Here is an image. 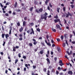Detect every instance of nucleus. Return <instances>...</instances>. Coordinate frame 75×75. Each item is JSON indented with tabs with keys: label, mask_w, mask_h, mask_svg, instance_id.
<instances>
[{
	"label": "nucleus",
	"mask_w": 75,
	"mask_h": 75,
	"mask_svg": "<svg viewBox=\"0 0 75 75\" xmlns=\"http://www.w3.org/2000/svg\"><path fill=\"white\" fill-rule=\"evenodd\" d=\"M32 40L33 41H34V42H33L34 45H36L37 44V42L36 41V40H35V39H32Z\"/></svg>",
	"instance_id": "1"
},
{
	"label": "nucleus",
	"mask_w": 75,
	"mask_h": 75,
	"mask_svg": "<svg viewBox=\"0 0 75 75\" xmlns=\"http://www.w3.org/2000/svg\"><path fill=\"white\" fill-rule=\"evenodd\" d=\"M56 27H57V28H59L60 30H62V28H61V26L57 24L56 25Z\"/></svg>",
	"instance_id": "2"
},
{
	"label": "nucleus",
	"mask_w": 75,
	"mask_h": 75,
	"mask_svg": "<svg viewBox=\"0 0 75 75\" xmlns=\"http://www.w3.org/2000/svg\"><path fill=\"white\" fill-rule=\"evenodd\" d=\"M64 36L65 39H66V40H67V39H68V34H65L64 35Z\"/></svg>",
	"instance_id": "3"
},
{
	"label": "nucleus",
	"mask_w": 75,
	"mask_h": 75,
	"mask_svg": "<svg viewBox=\"0 0 75 75\" xmlns=\"http://www.w3.org/2000/svg\"><path fill=\"white\" fill-rule=\"evenodd\" d=\"M31 32L30 33V34H32L33 33V34L34 35V30H33V28H31Z\"/></svg>",
	"instance_id": "4"
},
{
	"label": "nucleus",
	"mask_w": 75,
	"mask_h": 75,
	"mask_svg": "<svg viewBox=\"0 0 75 75\" xmlns=\"http://www.w3.org/2000/svg\"><path fill=\"white\" fill-rule=\"evenodd\" d=\"M60 20L59 19H55L54 21L55 23H58V22H59Z\"/></svg>",
	"instance_id": "5"
},
{
	"label": "nucleus",
	"mask_w": 75,
	"mask_h": 75,
	"mask_svg": "<svg viewBox=\"0 0 75 75\" xmlns=\"http://www.w3.org/2000/svg\"><path fill=\"white\" fill-rule=\"evenodd\" d=\"M23 25L24 27H26V22L25 21H24L23 22Z\"/></svg>",
	"instance_id": "6"
},
{
	"label": "nucleus",
	"mask_w": 75,
	"mask_h": 75,
	"mask_svg": "<svg viewBox=\"0 0 75 75\" xmlns=\"http://www.w3.org/2000/svg\"><path fill=\"white\" fill-rule=\"evenodd\" d=\"M46 60L47 61V63L48 64H50V59H49L47 58L46 59Z\"/></svg>",
	"instance_id": "7"
},
{
	"label": "nucleus",
	"mask_w": 75,
	"mask_h": 75,
	"mask_svg": "<svg viewBox=\"0 0 75 75\" xmlns=\"http://www.w3.org/2000/svg\"><path fill=\"white\" fill-rule=\"evenodd\" d=\"M68 74H70L71 75H72V74H73V73L72 71H69L68 72Z\"/></svg>",
	"instance_id": "8"
},
{
	"label": "nucleus",
	"mask_w": 75,
	"mask_h": 75,
	"mask_svg": "<svg viewBox=\"0 0 75 75\" xmlns=\"http://www.w3.org/2000/svg\"><path fill=\"white\" fill-rule=\"evenodd\" d=\"M23 31V27H21L19 30V31L20 32H22Z\"/></svg>",
	"instance_id": "9"
},
{
	"label": "nucleus",
	"mask_w": 75,
	"mask_h": 75,
	"mask_svg": "<svg viewBox=\"0 0 75 75\" xmlns=\"http://www.w3.org/2000/svg\"><path fill=\"white\" fill-rule=\"evenodd\" d=\"M57 50L58 51V52H59L61 51V48H60V47H57Z\"/></svg>",
	"instance_id": "10"
},
{
	"label": "nucleus",
	"mask_w": 75,
	"mask_h": 75,
	"mask_svg": "<svg viewBox=\"0 0 75 75\" xmlns=\"http://www.w3.org/2000/svg\"><path fill=\"white\" fill-rule=\"evenodd\" d=\"M6 38H7L8 37H9V35L8 34H6L5 35Z\"/></svg>",
	"instance_id": "11"
},
{
	"label": "nucleus",
	"mask_w": 75,
	"mask_h": 75,
	"mask_svg": "<svg viewBox=\"0 0 75 75\" xmlns=\"http://www.w3.org/2000/svg\"><path fill=\"white\" fill-rule=\"evenodd\" d=\"M49 1H50V0H46V1H45V3L46 5H47V4H48V3Z\"/></svg>",
	"instance_id": "12"
},
{
	"label": "nucleus",
	"mask_w": 75,
	"mask_h": 75,
	"mask_svg": "<svg viewBox=\"0 0 75 75\" xmlns=\"http://www.w3.org/2000/svg\"><path fill=\"white\" fill-rule=\"evenodd\" d=\"M34 4L35 5H37V4H38V2L36 1H34Z\"/></svg>",
	"instance_id": "13"
},
{
	"label": "nucleus",
	"mask_w": 75,
	"mask_h": 75,
	"mask_svg": "<svg viewBox=\"0 0 75 75\" xmlns=\"http://www.w3.org/2000/svg\"><path fill=\"white\" fill-rule=\"evenodd\" d=\"M41 19H44V16H43V15H41Z\"/></svg>",
	"instance_id": "14"
},
{
	"label": "nucleus",
	"mask_w": 75,
	"mask_h": 75,
	"mask_svg": "<svg viewBox=\"0 0 75 75\" xmlns=\"http://www.w3.org/2000/svg\"><path fill=\"white\" fill-rule=\"evenodd\" d=\"M68 14L69 16H71V17H72V14L71 13H70L69 12H68Z\"/></svg>",
	"instance_id": "15"
},
{
	"label": "nucleus",
	"mask_w": 75,
	"mask_h": 75,
	"mask_svg": "<svg viewBox=\"0 0 75 75\" xmlns=\"http://www.w3.org/2000/svg\"><path fill=\"white\" fill-rule=\"evenodd\" d=\"M59 10H60V8H57V11L58 13H59Z\"/></svg>",
	"instance_id": "16"
},
{
	"label": "nucleus",
	"mask_w": 75,
	"mask_h": 75,
	"mask_svg": "<svg viewBox=\"0 0 75 75\" xmlns=\"http://www.w3.org/2000/svg\"><path fill=\"white\" fill-rule=\"evenodd\" d=\"M54 18H56V19H57V18H58V15L57 14L56 15V16H54Z\"/></svg>",
	"instance_id": "17"
},
{
	"label": "nucleus",
	"mask_w": 75,
	"mask_h": 75,
	"mask_svg": "<svg viewBox=\"0 0 75 75\" xmlns=\"http://www.w3.org/2000/svg\"><path fill=\"white\" fill-rule=\"evenodd\" d=\"M46 38L47 39V40L48 41V42H50V40L48 39V38H49V36H48V35H47L46 36Z\"/></svg>",
	"instance_id": "18"
},
{
	"label": "nucleus",
	"mask_w": 75,
	"mask_h": 75,
	"mask_svg": "<svg viewBox=\"0 0 75 75\" xmlns=\"http://www.w3.org/2000/svg\"><path fill=\"white\" fill-rule=\"evenodd\" d=\"M52 30L53 32H56V30L53 28H52Z\"/></svg>",
	"instance_id": "19"
},
{
	"label": "nucleus",
	"mask_w": 75,
	"mask_h": 75,
	"mask_svg": "<svg viewBox=\"0 0 75 75\" xmlns=\"http://www.w3.org/2000/svg\"><path fill=\"white\" fill-rule=\"evenodd\" d=\"M5 36V34L4 33H3L2 34V37L3 38H4V36Z\"/></svg>",
	"instance_id": "20"
},
{
	"label": "nucleus",
	"mask_w": 75,
	"mask_h": 75,
	"mask_svg": "<svg viewBox=\"0 0 75 75\" xmlns=\"http://www.w3.org/2000/svg\"><path fill=\"white\" fill-rule=\"evenodd\" d=\"M16 24L18 26H20V23L19 22H18Z\"/></svg>",
	"instance_id": "21"
},
{
	"label": "nucleus",
	"mask_w": 75,
	"mask_h": 75,
	"mask_svg": "<svg viewBox=\"0 0 75 75\" xmlns=\"http://www.w3.org/2000/svg\"><path fill=\"white\" fill-rule=\"evenodd\" d=\"M34 8V7H31L30 8V11H33V10Z\"/></svg>",
	"instance_id": "22"
},
{
	"label": "nucleus",
	"mask_w": 75,
	"mask_h": 75,
	"mask_svg": "<svg viewBox=\"0 0 75 75\" xmlns=\"http://www.w3.org/2000/svg\"><path fill=\"white\" fill-rule=\"evenodd\" d=\"M13 51H14V52H15V51H16V47H13Z\"/></svg>",
	"instance_id": "23"
},
{
	"label": "nucleus",
	"mask_w": 75,
	"mask_h": 75,
	"mask_svg": "<svg viewBox=\"0 0 75 75\" xmlns=\"http://www.w3.org/2000/svg\"><path fill=\"white\" fill-rule=\"evenodd\" d=\"M43 10L42 9L40 8L39 9V11H40V12H42Z\"/></svg>",
	"instance_id": "24"
},
{
	"label": "nucleus",
	"mask_w": 75,
	"mask_h": 75,
	"mask_svg": "<svg viewBox=\"0 0 75 75\" xmlns=\"http://www.w3.org/2000/svg\"><path fill=\"white\" fill-rule=\"evenodd\" d=\"M61 38L62 41L63 40V39H64V36L62 35H61Z\"/></svg>",
	"instance_id": "25"
},
{
	"label": "nucleus",
	"mask_w": 75,
	"mask_h": 75,
	"mask_svg": "<svg viewBox=\"0 0 75 75\" xmlns=\"http://www.w3.org/2000/svg\"><path fill=\"white\" fill-rule=\"evenodd\" d=\"M39 53H40V54H41V55H42V54H43V50H42L41 51H40Z\"/></svg>",
	"instance_id": "26"
},
{
	"label": "nucleus",
	"mask_w": 75,
	"mask_h": 75,
	"mask_svg": "<svg viewBox=\"0 0 75 75\" xmlns=\"http://www.w3.org/2000/svg\"><path fill=\"white\" fill-rule=\"evenodd\" d=\"M59 64H62V61L61 60H60L59 62Z\"/></svg>",
	"instance_id": "27"
},
{
	"label": "nucleus",
	"mask_w": 75,
	"mask_h": 75,
	"mask_svg": "<svg viewBox=\"0 0 75 75\" xmlns=\"http://www.w3.org/2000/svg\"><path fill=\"white\" fill-rule=\"evenodd\" d=\"M17 2H15V4L14 5L15 7H17Z\"/></svg>",
	"instance_id": "28"
},
{
	"label": "nucleus",
	"mask_w": 75,
	"mask_h": 75,
	"mask_svg": "<svg viewBox=\"0 0 75 75\" xmlns=\"http://www.w3.org/2000/svg\"><path fill=\"white\" fill-rule=\"evenodd\" d=\"M65 46H66V44H65V43H63V47H65Z\"/></svg>",
	"instance_id": "29"
},
{
	"label": "nucleus",
	"mask_w": 75,
	"mask_h": 75,
	"mask_svg": "<svg viewBox=\"0 0 75 75\" xmlns=\"http://www.w3.org/2000/svg\"><path fill=\"white\" fill-rule=\"evenodd\" d=\"M35 11L36 12H37V13H40V11H39L38 10V9H36Z\"/></svg>",
	"instance_id": "30"
},
{
	"label": "nucleus",
	"mask_w": 75,
	"mask_h": 75,
	"mask_svg": "<svg viewBox=\"0 0 75 75\" xmlns=\"http://www.w3.org/2000/svg\"><path fill=\"white\" fill-rule=\"evenodd\" d=\"M70 6L72 8H74V5H70Z\"/></svg>",
	"instance_id": "31"
},
{
	"label": "nucleus",
	"mask_w": 75,
	"mask_h": 75,
	"mask_svg": "<svg viewBox=\"0 0 75 75\" xmlns=\"http://www.w3.org/2000/svg\"><path fill=\"white\" fill-rule=\"evenodd\" d=\"M30 32H31V30H29L27 31V33H28V34H30Z\"/></svg>",
	"instance_id": "32"
},
{
	"label": "nucleus",
	"mask_w": 75,
	"mask_h": 75,
	"mask_svg": "<svg viewBox=\"0 0 75 75\" xmlns=\"http://www.w3.org/2000/svg\"><path fill=\"white\" fill-rule=\"evenodd\" d=\"M29 46L30 47H33V44L31 43H29Z\"/></svg>",
	"instance_id": "33"
},
{
	"label": "nucleus",
	"mask_w": 75,
	"mask_h": 75,
	"mask_svg": "<svg viewBox=\"0 0 75 75\" xmlns=\"http://www.w3.org/2000/svg\"><path fill=\"white\" fill-rule=\"evenodd\" d=\"M47 44L48 45H49V46H51V44H50V42L47 43Z\"/></svg>",
	"instance_id": "34"
},
{
	"label": "nucleus",
	"mask_w": 75,
	"mask_h": 75,
	"mask_svg": "<svg viewBox=\"0 0 75 75\" xmlns=\"http://www.w3.org/2000/svg\"><path fill=\"white\" fill-rule=\"evenodd\" d=\"M37 31H38L39 32H40V29L39 28H38L37 29Z\"/></svg>",
	"instance_id": "35"
},
{
	"label": "nucleus",
	"mask_w": 75,
	"mask_h": 75,
	"mask_svg": "<svg viewBox=\"0 0 75 75\" xmlns=\"http://www.w3.org/2000/svg\"><path fill=\"white\" fill-rule=\"evenodd\" d=\"M59 65H60V66L62 67V65H65V64L63 63H62V64H59Z\"/></svg>",
	"instance_id": "36"
},
{
	"label": "nucleus",
	"mask_w": 75,
	"mask_h": 75,
	"mask_svg": "<svg viewBox=\"0 0 75 75\" xmlns=\"http://www.w3.org/2000/svg\"><path fill=\"white\" fill-rule=\"evenodd\" d=\"M45 16H47L48 15V13H45L44 15Z\"/></svg>",
	"instance_id": "37"
},
{
	"label": "nucleus",
	"mask_w": 75,
	"mask_h": 75,
	"mask_svg": "<svg viewBox=\"0 0 75 75\" xmlns=\"http://www.w3.org/2000/svg\"><path fill=\"white\" fill-rule=\"evenodd\" d=\"M57 41L58 42H59V41H60V39H59V38L57 39Z\"/></svg>",
	"instance_id": "38"
},
{
	"label": "nucleus",
	"mask_w": 75,
	"mask_h": 75,
	"mask_svg": "<svg viewBox=\"0 0 75 75\" xmlns=\"http://www.w3.org/2000/svg\"><path fill=\"white\" fill-rule=\"evenodd\" d=\"M49 6L50 7H52V6L51 5V3H50Z\"/></svg>",
	"instance_id": "39"
},
{
	"label": "nucleus",
	"mask_w": 75,
	"mask_h": 75,
	"mask_svg": "<svg viewBox=\"0 0 75 75\" xmlns=\"http://www.w3.org/2000/svg\"><path fill=\"white\" fill-rule=\"evenodd\" d=\"M47 16H45L44 17V19L45 20H47Z\"/></svg>",
	"instance_id": "40"
},
{
	"label": "nucleus",
	"mask_w": 75,
	"mask_h": 75,
	"mask_svg": "<svg viewBox=\"0 0 75 75\" xmlns=\"http://www.w3.org/2000/svg\"><path fill=\"white\" fill-rule=\"evenodd\" d=\"M66 9V8L65 7H64L63 8V11H65V9Z\"/></svg>",
	"instance_id": "41"
},
{
	"label": "nucleus",
	"mask_w": 75,
	"mask_h": 75,
	"mask_svg": "<svg viewBox=\"0 0 75 75\" xmlns=\"http://www.w3.org/2000/svg\"><path fill=\"white\" fill-rule=\"evenodd\" d=\"M19 37L21 38L22 37H23V35H22V34H20L19 35Z\"/></svg>",
	"instance_id": "42"
},
{
	"label": "nucleus",
	"mask_w": 75,
	"mask_h": 75,
	"mask_svg": "<svg viewBox=\"0 0 75 75\" xmlns=\"http://www.w3.org/2000/svg\"><path fill=\"white\" fill-rule=\"evenodd\" d=\"M66 14L67 15L66 16V17H69V15L67 14V13H66Z\"/></svg>",
	"instance_id": "43"
},
{
	"label": "nucleus",
	"mask_w": 75,
	"mask_h": 75,
	"mask_svg": "<svg viewBox=\"0 0 75 75\" xmlns=\"http://www.w3.org/2000/svg\"><path fill=\"white\" fill-rule=\"evenodd\" d=\"M5 16L6 17H8V14L7 13H5Z\"/></svg>",
	"instance_id": "44"
},
{
	"label": "nucleus",
	"mask_w": 75,
	"mask_h": 75,
	"mask_svg": "<svg viewBox=\"0 0 75 75\" xmlns=\"http://www.w3.org/2000/svg\"><path fill=\"white\" fill-rule=\"evenodd\" d=\"M18 56L19 57V58L21 57V54L19 53L18 54Z\"/></svg>",
	"instance_id": "45"
},
{
	"label": "nucleus",
	"mask_w": 75,
	"mask_h": 75,
	"mask_svg": "<svg viewBox=\"0 0 75 75\" xmlns=\"http://www.w3.org/2000/svg\"><path fill=\"white\" fill-rule=\"evenodd\" d=\"M18 61V59H16L15 60V64H17V62Z\"/></svg>",
	"instance_id": "46"
},
{
	"label": "nucleus",
	"mask_w": 75,
	"mask_h": 75,
	"mask_svg": "<svg viewBox=\"0 0 75 75\" xmlns=\"http://www.w3.org/2000/svg\"><path fill=\"white\" fill-rule=\"evenodd\" d=\"M26 69H27V68H26V67L24 68L23 69V70H24V71H26Z\"/></svg>",
	"instance_id": "47"
},
{
	"label": "nucleus",
	"mask_w": 75,
	"mask_h": 75,
	"mask_svg": "<svg viewBox=\"0 0 75 75\" xmlns=\"http://www.w3.org/2000/svg\"><path fill=\"white\" fill-rule=\"evenodd\" d=\"M54 60L55 61H57V57H55L54 58Z\"/></svg>",
	"instance_id": "48"
},
{
	"label": "nucleus",
	"mask_w": 75,
	"mask_h": 75,
	"mask_svg": "<svg viewBox=\"0 0 75 75\" xmlns=\"http://www.w3.org/2000/svg\"><path fill=\"white\" fill-rule=\"evenodd\" d=\"M11 33V30L10 29L9 30V34H10Z\"/></svg>",
	"instance_id": "49"
},
{
	"label": "nucleus",
	"mask_w": 75,
	"mask_h": 75,
	"mask_svg": "<svg viewBox=\"0 0 75 75\" xmlns=\"http://www.w3.org/2000/svg\"><path fill=\"white\" fill-rule=\"evenodd\" d=\"M67 54H68V55H70V53H69V52L68 51H67L66 52Z\"/></svg>",
	"instance_id": "50"
},
{
	"label": "nucleus",
	"mask_w": 75,
	"mask_h": 75,
	"mask_svg": "<svg viewBox=\"0 0 75 75\" xmlns=\"http://www.w3.org/2000/svg\"><path fill=\"white\" fill-rule=\"evenodd\" d=\"M5 44H6V42L4 41V43L3 44V46H4V45H5Z\"/></svg>",
	"instance_id": "51"
},
{
	"label": "nucleus",
	"mask_w": 75,
	"mask_h": 75,
	"mask_svg": "<svg viewBox=\"0 0 75 75\" xmlns=\"http://www.w3.org/2000/svg\"><path fill=\"white\" fill-rule=\"evenodd\" d=\"M9 4H10V2H7L6 4V6H7V5H8Z\"/></svg>",
	"instance_id": "52"
},
{
	"label": "nucleus",
	"mask_w": 75,
	"mask_h": 75,
	"mask_svg": "<svg viewBox=\"0 0 75 75\" xmlns=\"http://www.w3.org/2000/svg\"><path fill=\"white\" fill-rule=\"evenodd\" d=\"M23 58H24V59H26V56H23Z\"/></svg>",
	"instance_id": "53"
},
{
	"label": "nucleus",
	"mask_w": 75,
	"mask_h": 75,
	"mask_svg": "<svg viewBox=\"0 0 75 75\" xmlns=\"http://www.w3.org/2000/svg\"><path fill=\"white\" fill-rule=\"evenodd\" d=\"M2 31H3L4 30V27H3V26H2Z\"/></svg>",
	"instance_id": "54"
},
{
	"label": "nucleus",
	"mask_w": 75,
	"mask_h": 75,
	"mask_svg": "<svg viewBox=\"0 0 75 75\" xmlns=\"http://www.w3.org/2000/svg\"><path fill=\"white\" fill-rule=\"evenodd\" d=\"M66 43L67 44V45L68 46V43L67 40H66Z\"/></svg>",
	"instance_id": "55"
},
{
	"label": "nucleus",
	"mask_w": 75,
	"mask_h": 75,
	"mask_svg": "<svg viewBox=\"0 0 75 75\" xmlns=\"http://www.w3.org/2000/svg\"><path fill=\"white\" fill-rule=\"evenodd\" d=\"M19 40H23V38H20L19 39Z\"/></svg>",
	"instance_id": "56"
},
{
	"label": "nucleus",
	"mask_w": 75,
	"mask_h": 75,
	"mask_svg": "<svg viewBox=\"0 0 75 75\" xmlns=\"http://www.w3.org/2000/svg\"><path fill=\"white\" fill-rule=\"evenodd\" d=\"M20 11H21L19 9H17V12H20Z\"/></svg>",
	"instance_id": "57"
},
{
	"label": "nucleus",
	"mask_w": 75,
	"mask_h": 75,
	"mask_svg": "<svg viewBox=\"0 0 75 75\" xmlns=\"http://www.w3.org/2000/svg\"><path fill=\"white\" fill-rule=\"evenodd\" d=\"M44 72H45L46 71H47V69L46 68H45L44 69Z\"/></svg>",
	"instance_id": "58"
},
{
	"label": "nucleus",
	"mask_w": 75,
	"mask_h": 75,
	"mask_svg": "<svg viewBox=\"0 0 75 75\" xmlns=\"http://www.w3.org/2000/svg\"><path fill=\"white\" fill-rule=\"evenodd\" d=\"M47 9L49 10H50V6H47Z\"/></svg>",
	"instance_id": "59"
},
{
	"label": "nucleus",
	"mask_w": 75,
	"mask_h": 75,
	"mask_svg": "<svg viewBox=\"0 0 75 75\" xmlns=\"http://www.w3.org/2000/svg\"><path fill=\"white\" fill-rule=\"evenodd\" d=\"M52 47H55V45L54 44H53L52 45Z\"/></svg>",
	"instance_id": "60"
},
{
	"label": "nucleus",
	"mask_w": 75,
	"mask_h": 75,
	"mask_svg": "<svg viewBox=\"0 0 75 75\" xmlns=\"http://www.w3.org/2000/svg\"><path fill=\"white\" fill-rule=\"evenodd\" d=\"M25 67H28V64H25Z\"/></svg>",
	"instance_id": "61"
},
{
	"label": "nucleus",
	"mask_w": 75,
	"mask_h": 75,
	"mask_svg": "<svg viewBox=\"0 0 75 75\" xmlns=\"http://www.w3.org/2000/svg\"><path fill=\"white\" fill-rule=\"evenodd\" d=\"M24 20H27V17H25Z\"/></svg>",
	"instance_id": "62"
},
{
	"label": "nucleus",
	"mask_w": 75,
	"mask_h": 75,
	"mask_svg": "<svg viewBox=\"0 0 75 75\" xmlns=\"http://www.w3.org/2000/svg\"><path fill=\"white\" fill-rule=\"evenodd\" d=\"M33 68L35 69V68H36V66H35L33 65Z\"/></svg>",
	"instance_id": "63"
},
{
	"label": "nucleus",
	"mask_w": 75,
	"mask_h": 75,
	"mask_svg": "<svg viewBox=\"0 0 75 75\" xmlns=\"http://www.w3.org/2000/svg\"><path fill=\"white\" fill-rule=\"evenodd\" d=\"M60 75H64V74L62 73H60Z\"/></svg>",
	"instance_id": "64"
}]
</instances>
